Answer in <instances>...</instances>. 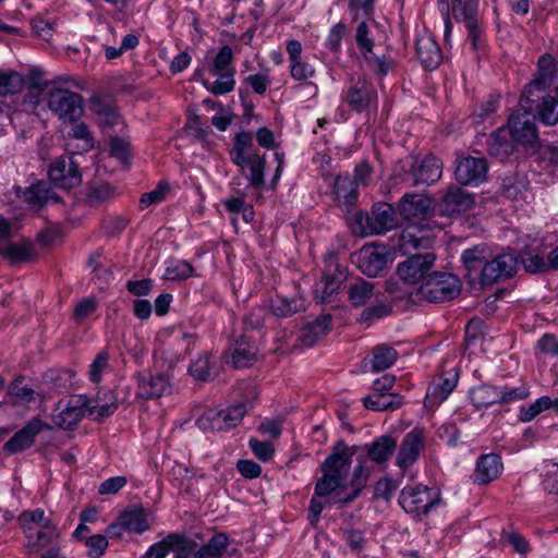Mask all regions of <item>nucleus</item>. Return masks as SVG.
<instances>
[{
	"label": "nucleus",
	"instance_id": "1",
	"mask_svg": "<svg viewBox=\"0 0 558 558\" xmlns=\"http://www.w3.org/2000/svg\"><path fill=\"white\" fill-rule=\"evenodd\" d=\"M253 148V134L240 131L233 136V145L229 149V157L232 163L239 167L241 173L247 180L248 186L259 190L265 185L266 158L255 153Z\"/></svg>",
	"mask_w": 558,
	"mask_h": 558
},
{
	"label": "nucleus",
	"instance_id": "2",
	"mask_svg": "<svg viewBox=\"0 0 558 558\" xmlns=\"http://www.w3.org/2000/svg\"><path fill=\"white\" fill-rule=\"evenodd\" d=\"M348 486L344 482L323 472L315 484L314 494L308 506V520L312 525L318 523L320 514L326 507L335 504H342L339 498L348 494Z\"/></svg>",
	"mask_w": 558,
	"mask_h": 558
},
{
	"label": "nucleus",
	"instance_id": "3",
	"mask_svg": "<svg viewBox=\"0 0 558 558\" xmlns=\"http://www.w3.org/2000/svg\"><path fill=\"white\" fill-rule=\"evenodd\" d=\"M354 222L363 236L386 234L399 223L395 207L385 202L374 204L371 213H357Z\"/></svg>",
	"mask_w": 558,
	"mask_h": 558
},
{
	"label": "nucleus",
	"instance_id": "4",
	"mask_svg": "<svg viewBox=\"0 0 558 558\" xmlns=\"http://www.w3.org/2000/svg\"><path fill=\"white\" fill-rule=\"evenodd\" d=\"M340 99L350 110L369 114L378 107V94L374 84L365 76L351 78L342 88Z\"/></svg>",
	"mask_w": 558,
	"mask_h": 558
},
{
	"label": "nucleus",
	"instance_id": "5",
	"mask_svg": "<svg viewBox=\"0 0 558 558\" xmlns=\"http://www.w3.org/2000/svg\"><path fill=\"white\" fill-rule=\"evenodd\" d=\"M461 284L457 276L448 272H430L418 288V295L434 303L447 302L460 293Z\"/></svg>",
	"mask_w": 558,
	"mask_h": 558
},
{
	"label": "nucleus",
	"instance_id": "6",
	"mask_svg": "<svg viewBox=\"0 0 558 558\" xmlns=\"http://www.w3.org/2000/svg\"><path fill=\"white\" fill-rule=\"evenodd\" d=\"M439 501V494L422 484L405 485L398 502L409 514L421 519L426 515Z\"/></svg>",
	"mask_w": 558,
	"mask_h": 558
},
{
	"label": "nucleus",
	"instance_id": "7",
	"mask_svg": "<svg viewBox=\"0 0 558 558\" xmlns=\"http://www.w3.org/2000/svg\"><path fill=\"white\" fill-rule=\"evenodd\" d=\"M25 536L29 555L39 558H64L60 555V532L54 523H46L43 529L28 527Z\"/></svg>",
	"mask_w": 558,
	"mask_h": 558
},
{
	"label": "nucleus",
	"instance_id": "8",
	"mask_svg": "<svg viewBox=\"0 0 558 558\" xmlns=\"http://www.w3.org/2000/svg\"><path fill=\"white\" fill-rule=\"evenodd\" d=\"M83 97L74 92L53 88L48 93L47 106L63 123H75L83 113Z\"/></svg>",
	"mask_w": 558,
	"mask_h": 558
},
{
	"label": "nucleus",
	"instance_id": "9",
	"mask_svg": "<svg viewBox=\"0 0 558 558\" xmlns=\"http://www.w3.org/2000/svg\"><path fill=\"white\" fill-rule=\"evenodd\" d=\"M87 398L83 395L61 399L52 412V422L60 429H73L84 417Z\"/></svg>",
	"mask_w": 558,
	"mask_h": 558
},
{
	"label": "nucleus",
	"instance_id": "10",
	"mask_svg": "<svg viewBox=\"0 0 558 558\" xmlns=\"http://www.w3.org/2000/svg\"><path fill=\"white\" fill-rule=\"evenodd\" d=\"M48 175L56 186L65 190L78 185L82 181L78 165L69 155L56 158L49 167Z\"/></svg>",
	"mask_w": 558,
	"mask_h": 558
},
{
	"label": "nucleus",
	"instance_id": "11",
	"mask_svg": "<svg viewBox=\"0 0 558 558\" xmlns=\"http://www.w3.org/2000/svg\"><path fill=\"white\" fill-rule=\"evenodd\" d=\"M435 259L433 253L414 254L398 265V276L411 284L423 282L430 274Z\"/></svg>",
	"mask_w": 558,
	"mask_h": 558
},
{
	"label": "nucleus",
	"instance_id": "12",
	"mask_svg": "<svg viewBox=\"0 0 558 558\" xmlns=\"http://www.w3.org/2000/svg\"><path fill=\"white\" fill-rule=\"evenodd\" d=\"M488 163L484 157L464 156L458 159L454 171L456 180L462 185H480L485 182Z\"/></svg>",
	"mask_w": 558,
	"mask_h": 558
},
{
	"label": "nucleus",
	"instance_id": "13",
	"mask_svg": "<svg viewBox=\"0 0 558 558\" xmlns=\"http://www.w3.org/2000/svg\"><path fill=\"white\" fill-rule=\"evenodd\" d=\"M434 229L428 222H410L401 232L400 248L409 254L412 250L428 248L434 242Z\"/></svg>",
	"mask_w": 558,
	"mask_h": 558
},
{
	"label": "nucleus",
	"instance_id": "14",
	"mask_svg": "<svg viewBox=\"0 0 558 558\" xmlns=\"http://www.w3.org/2000/svg\"><path fill=\"white\" fill-rule=\"evenodd\" d=\"M512 140L522 145H533L538 140L535 116L530 111L512 113L508 120Z\"/></svg>",
	"mask_w": 558,
	"mask_h": 558
},
{
	"label": "nucleus",
	"instance_id": "15",
	"mask_svg": "<svg viewBox=\"0 0 558 558\" xmlns=\"http://www.w3.org/2000/svg\"><path fill=\"white\" fill-rule=\"evenodd\" d=\"M389 263V252L386 246H363L357 254V267L367 277H377Z\"/></svg>",
	"mask_w": 558,
	"mask_h": 558
},
{
	"label": "nucleus",
	"instance_id": "16",
	"mask_svg": "<svg viewBox=\"0 0 558 558\" xmlns=\"http://www.w3.org/2000/svg\"><path fill=\"white\" fill-rule=\"evenodd\" d=\"M398 208L402 218L409 222H425L433 213V199L424 194H405Z\"/></svg>",
	"mask_w": 558,
	"mask_h": 558
},
{
	"label": "nucleus",
	"instance_id": "17",
	"mask_svg": "<svg viewBox=\"0 0 558 558\" xmlns=\"http://www.w3.org/2000/svg\"><path fill=\"white\" fill-rule=\"evenodd\" d=\"M458 380L459 373L454 368L447 374H442L434 378L427 388L424 407L427 409H434L441 404L454 390L458 385Z\"/></svg>",
	"mask_w": 558,
	"mask_h": 558
},
{
	"label": "nucleus",
	"instance_id": "18",
	"mask_svg": "<svg viewBox=\"0 0 558 558\" xmlns=\"http://www.w3.org/2000/svg\"><path fill=\"white\" fill-rule=\"evenodd\" d=\"M194 542L183 534L171 533L161 541L149 546L144 558H166L170 550L175 551L174 558H186Z\"/></svg>",
	"mask_w": 558,
	"mask_h": 558
},
{
	"label": "nucleus",
	"instance_id": "19",
	"mask_svg": "<svg viewBox=\"0 0 558 558\" xmlns=\"http://www.w3.org/2000/svg\"><path fill=\"white\" fill-rule=\"evenodd\" d=\"M423 446V429L417 427L411 429L409 433L405 434L401 441L396 459L397 465L402 470L409 469L418 460Z\"/></svg>",
	"mask_w": 558,
	"mask_h": 558
},
{
	"label": "nucleus",
	"instance_id": "20",
	"mask_svg": "<svg viewBox=\"0 0 558 558\" xmlns=\"http://www.w3.org/2000/svg\"><path fill=\"white\" fill-rule=\"evenodd\" d=\"M352 450L340 441L336 445L335 451L323 462L322 472L344 482L352 464Z\"/></svg>",
	"mask_w": 558,
	"mask_h": 558
},
{
	"label": "nucleus",
	"instance_id": "21",
	"mask_svg": "<svg viewBox=\"0 0 558 558\" xmlns=\"http://www.w3.org/2000/svg\"><path fill=\"white\" fill-rule=\"evenodd\" d=\"M517 268V258L511 254H500L485 262L481 272L482 283H493L511 277Z\"/></svg>",
	"mask_w": 558,
	"mask_h": 558
},
{
	"label": "nucleus",
	"instance_id": "22",
	"mask_svg": "<svg viewBox=\"0 0 558 558\" xmlns=\"http://www.w3.org/2000/svg\"><path fill=\"white\" fill-rule=\"evenodd\" d=\"M477 0H466L464 7L459 3L454 5V19L462 21L468 31V41L474 51L482 48L483 41L481 38V31L477 26Z\"/></svg>",
	"mask_w": 558,
	"mask_h": 558
},
{
	"label": "nucleus",
	"instance_id": "23",
	"mask_svg": "<svg viewBox=\"0 0 558 558\" xmlns=\"http://www.w3.org/2000/svg\"><path fill=\"white\" fill-rule=\"evenodd\" d=\"M45 426V423L37 417L31 420L3 445V451L13 454L29 448Z\"/></svg>",
	"mask_w": 558,
	"mask_h": 558
},
{
	"label": "nucleus",
	"instance_id": "24",
	"mask_svg": "<svg viewBox=\"0 0 558 558\" xmlns=\"http://www.w3.org/2000/svg\"><path fill=\"white\" fill-rule=\"evenodd\" d=\"M473 203L472 194L457 185H450L444 194L439 207L442 215L451 217L469 210Z\"/></svg>",
	"mask_w": 558,
	"mask_h": 558
},
{
	"label": "nucleus",
	"instance_id": "25",
	"mask_svg": "<svg viewBox=\"0 0 558 558\" xmlns=\"http://www.w3.org/2000/svg\"><path fill=\"white\" fill-rule=\"evenodd\" d=\"M504 463L497 453L481 454L475 463L473 482L477 485H487L502 473Z\"/></svg>",
	"mask_w": 558,
	"mask_h": 558
},
{
	"label": "nucleus",
	"instance_id": "26",
	"mask_svg": "<svg viewBox=\"0 0 558 558\" xmlns=\"http://www.w3.org/2000/svg\"><path fill=\"white\" fill-rule=\"evenodd\" d=\"M414 185L436 183L442 175V162L435 156H426L411 167Z\"/></svg>",
	"mask_w": 558,
	"mask_h": 558
},
{
	"label": "nucleus",
	"instance_id": "27",
	"mask_svg": "<svg viewBox=\"0 0 558 558\" xmlns=\"http://www.w3.org/2000/svg\"><path fill=\"white\" fill-rule=\"evenodd\" d=\"M286 50L290 62V74L295 81H305L315 75L314 66L302 60V44L296 39L287 41Z\"/></svg>",
	"mask_w": 558,
	"mask_h": 558
},
{
	"label": "nucleus",
	"instance_id": "28",
	"mask_svg": "<svg viewBox=\"0 0 558 558\" xmlns=\"http://www.w3.org/2000/svg\"><path fill=\"white\" fill-rule=\"evenodd\" d=\"M171 385L165 375H142L138 379L136 395L143 399L159 398L169 393Z\"/></svg>",
	"mask_w": 558,
	"mask_h": 558
},
{
	"label": "nucleus",
	"instance_id": "29",
	"mask_svg": "<svg viewBox=\"0 0 558 558\" xmlns=\"http://www.w3.org/2000/svg\"><path fill=\"white\" fill-rule=\"evenodd\" d=\"M23 199L31 208L39 209L49 203L59 202L58 195L52 191L50 183L38 181L31 184L23 193Z\"/></svg>",
	"mask_w": 558,
	"mask_h": 558
},
{
	"label": "nucleus",
	"instance_id": "30",
	"mask_svg": "<svg viewBox=\"0 0 558 558\" xmlns=\"http://www.w3.org/2000/svg\"><path fill=\"white\" fill-rule=\"evenodd\" d=\"M344 271L337 268V272L327 274L314 287V298L319 303H328L338 294L344 280Z\"/></svg>",
	"mask_w": 558,
	"mask_h": 558
},
{
	"label": "nucleus",
	"instance_id": "31",
	"mask_svg": "<svg viewBox=\"0 0 558 558\" xmlns=\"http://www.w3.org/2000/svg\"><path fill=\"white\" fill-rule=\"evenodd\" d=\"M416 53L427 70H435L442 59L438 44L430 36H422L416 40Z\"/></svg>",
	"mask_w": 558,
	"mask_h": 558
},
{
	"label": "nucleus",
	"instance_id": "32",
	"mask_svg": "<svg viewBox=\"0 0 558 558\" xmlns=\"http://www.w3.org/2000/svg\"><path fill=\"white\" fill-rule=\"evenodd\" d=\"M548 410L558 413V397L553 399L549 396H542L529 405L520 407L518 420L521 423H529Z\"/></svg>",
	"mask_w": 558,
	"mask_h": 558
},
{
	"label": "nucleus",
	"instance_id": "33",
	"mask_svg": "<svg viewBox=\"0 0 558 558\" xmlns=\"http://www.w3.org/2000/svg\"><path fill=\"white\" fill-rule=\"evenodd\" d=\"M331 328V316L322 315L314 322L307 324L301 331L299 340L304 347L314 345L322 337L327 335Z\"/></svg>",
	"mask_w": 558,
	"mask_h": 558
},
{
	"label": "nucleus",
	"instance_id": "34",
	"mask_svg": "<svg viewBox=\"0 0 558 558\" xmlns=\"http://www.w3.org/2000/svg\"><path fill=\"white\" fill-rule=\"evenodd\" d=\"M469 398L476 409H488L499 405V386L482 384L473 387L469 391Z\"/></svg>",
	"mask_w": 558,
	"mask_h": 558
},
{
	"label": "nucleus",
	"instance_id": "35",
	"mask_svg": "<svg viewBox=\"0 0 558 558\" xmlns=\"http://www.w3.org/2000/svg\"><path fill=\"white\" fill-rule=\"evenodd\" d=\"M257 349L250 344L245 337H241L233 348L230 349V363L235 368H245L251 366L256 360Z\"/></svg>",
	"mask_w": 558,
	"mask_h": 558
},
{
	"label": "nucleus",
	"instance_id": "36",
	"mask_svg": "<svg viewBox=\"0 0 558 558\" xmlns=\"http://www.w3.org/2000/svg\"><path fill=\"white\" fill-rule=\"evenodd\" d=\"M270 312L277 317H289L306 310V300L302 296L291 299L277 295L270 301Z\"/></svg>",
	"mask_w": 558,
	"mask_h": 558
},
{
	"label": "nucleus",
	"instance_id": "37",
	"mask_svg": "<svg viewBox=\"0 0 558 558\" xmlns=\"http://www.w3.org/2000/svg\"><path fill=\"white\" fill-rule=\"evenodd\" d=\"M403 397L399 393H372L363 399V404L372 411H395L401 407Z\"/></svg>",
	"mask_w": 558,
	"mask_h": 558
},
{
	"label": "nucleus",
	"instance_id": "38",
	"mask_svg": "<svg viewBox=\"0 0 558 558\" xmlns=\"http://www.w3.org/2000/svg\"><path fill=\"white\" fill-rule=\"evenodd\" d=\"M375 284L362 278H356L348 287V300L354 307L365 305L375 295Z\"/></svg>",
	"mask_w": 558,
	"mask_h": 558
},
{
	"label": "nucleus",
	"instance_id": "39",
	"mask_svg": "<svg viewBox=\"0 0 558 558\" xmlns=\"http://www.w3.org/2000/svg\"><path fill=\"white\" fill-rule=\"evenodd\" d=\"M0 254L8 258L12 264L33 260L37 255L34 244L26 240L9 243L0 250Z\"/></svg>",
	"mask_w": 558,
	"mask_h": 558
},
{
	"label": "nucleus",
	"instance_id": "40",
	"mask_svg": "<svg viewBox=\"0 0 558 558\" xmlns=\"http://www.w3.org/2000/svg\"><path fill=\"white\" fill-rule=\"evenodd\" d=\"M398 352L388 344L376 345L369 359L372 372L378 373L391 367L398 360Z\"/></svg>",
	"mask_w": 558,
	"mask_h": 558
},
{
	"label": "nucleus",
	"instance_id": "41",
	"mask_svg": "<svg viewBox=\"0 0 558 558\" xmlns=\"http://www.w3.org/2000/svg\"><path fill=\"white\" fill-rule=\"evenodd\" d=\"M488 151L492 156L504 161L513 153V143L507 138V130L504 128L493 132L487 141Z\"/></svg>",
	"mask_w": 558,
	"mask_h": 558
},
{
	"label": "nucleus",
	"instance_id": "42",
	"mask_svg": "<svg viewBox=\"0 0 558 558\" xmlns=\"http://www.w3.org/2000/svg\"><path fill=\"white\" fill-rule=\"evenodd\" d=\"M120 517L126 532L142 534L150 529L148 513L143 508L126 510Z\"/></svg>",
	"mask_w": 558,
	"mask_h": 558
},
{
	"label": "nucleus",
	"instance_id": "43",
	"mask_svg": "<svg viewBox=\"0 0 558 558\" xmlns=\"http://www.w3.org/2000/svg\"><path fill=\"white\" fill-rule=\"evenodd\" d=\"M116 195V189L107 182H93L85 187L84 201L89 206L108 202Z\"/></svg>",
	"mask_w": 558,
	"mask_h": 558
},
{
	"label": "nucleus",
	"instance_id": "44",
	"mask_svg": "<svg viewBox=\"0 0 558 558\" xmlns=\"http://www.w3.org/2000/svg\"><path fill=\"white\" fill-rule=\"evenodd\" d=\"M228 544L229 538L225 533H215L194 553L193 558H219L227 551Z\"/></svg>",
	"mask_w": 558,
	"mask_h": 558
},
{
	"label": "nucleus",
	"instance_id": "45",
	"mask_svg": "<svg viewBox=\"0 0 558 558\" xmlns=\"http://www.w3.org/2000/svg\"><path fill=\"white\" fill-rule=\"evenodd\" d=\"M396 447L397 444L392 437L381 436L368 445L367 457L376 463L386 462L392 456Z\"/></svg>",
	"mask_w": 558,
	"mask_h": 558
},
{
	"label": "nucleus",
	"instance_id": "46",
	"mask_svg": "<svg viewBox=\"0 0 558 558\" xmlns=\"http://www.w3.org/2000/svg\"><path fill=\"white\" fill-rule=\"evenodd\" d=\"M335 193L337 198L345 206H353L359 196L357 183L348 175H338L335 181Z\"/></svg>",
	"mask_w": 558,
	"mask_h": 558
},
{
	"label": "nucleus",
	"instance_id": "47",
	"mask_svg": "<svg viewBox=\"0 0 558 558\" xmlns=\"http://www.w3.org/2000/svg\"><path fill=\"white\" fill-rule=\"evenodd\" d=\"M531 396V386L522 381L519 386L499 385V405L524 401Z\"/></svg>",
	"mask_w": 558,
	"mask_h": 558
},
{
	"label": "nucleus",
	"instance_id": "48",
	"mask_svg": "<svg viewBox=\"0 0 558 558\" xmlns=\"http://www.w3.org/2000/svg\"><path fill=\"white\" fill-rule=\"evenodd\" d=\"M367 477V470L362 464L356 465L353 470L350 483L349 485H347L348 489L350 490L348 492V494H345L343 498H339L338 500H341L342 505L353 501L365 487Z\"/></svg>",
	"mask_w": 558,
	"mask_h": 558
},
{
	"label": "nucleus",
	"instance_id": "49",
	"mask_svg": "<svg viewBox=\"0 0 558 558\" xmlns=\"http://www.w3.org/2000/svg\"><path fill=\"white\" fill-rule=\"evenodd\" d=\"M196 425L203 430H227L222 409H207L196 420Z\"/></svg>",
	"mask_w": 558,
	"mask_h": 558
},
{
	"label": "nucleus",
	"instance_id": "50",
	"mask_svg": "<svg viewBox=\"0 0 558 558\" xmlns=\"http://www.w3.org/2000/svg\"><path fill=\"white\" fill-rule=\"evenodd\" d=\"M24 77L15 71H0V97L20 93L24 87Z\"/></svg>",
	"mask_w": 558,
	"mask_h": 558
},
{
	"label": "nucleus",
	"instance_id": "51",
	"mask_svg": "<svg viewBox=\"0 0 558 558\" xmlns=\"http://www.w3.org/2000/svg\"><path fill=\"white\" fill-rule=\"evenodd\" d=\"M235 70H229L228 72L219 73L217 80L213 83L208 81H203V85L206 87L208 92L214 95H225L234 89L235 80H234Z\"/></svg>",
	"mask_w": 558,
	"mask_h": 558
},
{
	"label": "nucleus",
	"instance_id": "52",
	"mask_svg": "<svg viewBox=\"0 0 558 558\" xmlns=\"http://www.w3.org/2000/svg\"><path fill=\"white\" fill-rule=\"evenodd\" d=\"M194 276L193 266L182 259H171L167 263L163 278L171 281L186 280Z\"/></svg>",
	"mask_w": 558,
	"mask_h": 558
},
{
	"label": "nucleus",
	"instance_id": "53",
	"mask_svg": "<svg viewBox=\"0 0 558 558\" xmlns=\"http://www.w3.org/2000/svg\"><path fill=\"white\" fill-rule=\"evenodd\" d=\"M189 373L197 380H210L214 378V364L210 355L204 353L192 361L189 366Z\"/></svg>",
	"mask_w": 558,
	"mask_h": 558
},
{
	"label": "nucleus",
	"instance_id": "54",
	"mask_svg": "<svg viewBox=\"0 0 558 558\" xmlns=\"http://www.w3.org/2000/svg\"><path fill=\"white\" fill-rule=\"evenodd\" d=\"M355 41L365 62L371 61L374 49V40L371 37L368 24L365 21L359 23L355 29Z\"/></svg>",
	"mask_w": 558,
	"mask_h": 558
},
{
	"label": "nucleus",
	"instance_id": "55",
	"mask_svg": "<svg viewBox=\"0 0 558 558\" xmlns=\"http://www.w3.org/2000/svg\"><path fill=\"white\" fill-rule=\"evenodd\" d=\"M537 116L546 125L558 123V99L551 96L544 97L537 105Z\"/></svg>",
	"mask_w": 558,
	"mask_h": 558
},
{
	"label": "nucleus",
	"instance_id": "56",
	"mask_svg": "<svg viewBox=\"0 0 558 558\" xmlns=\"http://www.w3.org/2000/svg\"><path fill=\"white\" fill-rule=\"evenodd\" d=\"M553 76L554 73L550 71L538 72L536 77L525 86L524 90L522 92L521 100L525 101V104L534 102V90H545L546 87L551 84Z\"/></svg>",
	"mask_w": 558,
	"mask_h": 558
},
{
	"label": "nucleus",
	"instance_id": "57",
	"mask_svg": "<svg viewBox=\"0 0 558 558\" xmlns=\"http://www.w3.org/2000/svg\"><path fill=\"white\" fill-rule=\"evenodd\" d=\"M233 61V51L232 48L228 45H223L217 54L215 56L210 66L209 73L213 76L218 75L222 72H228L229 70H235L232 65Z\"/></svg>",
	"mask_w": 558,
	"mask_h": 558
},
{
	"label": "nucleus",
	"instance_id": "58",
	"mask_svg": "<svg viewBox=\"0 0 558 558\" xmlns=\"http://www.w3.org/2000/svg\"><path fill=\"white\" fill-rule=\"evenodd\" d=\"M19 521L25 534L28 527L43 529L46 523H53L49 518L46 517L45 511L39 508L35 510L23 511L19 517Z\"/></svg>",
	"mask_w": 558,
	"mask_h": 558
},
{
	"label": "nucleus",
	"instance_id": "59",
	"mask_svg": "<svg viewBox=\"0 0 558 558\" xmlns=\"http://www.w3.org/2000/svg\"><path fill=\"white\" fill-rule=\"evenodd\" d=\"M23 378H16L9 387V393L16 398V400L25 405L35 404L38 399V393L27 386H22Z\"/></svg>",
	"mask_w": 558,
	"mask_h": 558
},
{
	"label": "nucleus",
	"instance_id": "60",
	"mask_svg": "<svg viewBox=\"0 0 558 558\" xmlns=\"http://www.w3.org/2000/svg\"><path fill=\"white\" fill-rule=\"evenodd\" d=\"M486 257V247L481 245L465 250L461 255L465 268L470 271L483 269V265L487 262Z\"/></svg>",
	"mask_w": 558,
	"mask_h": 558
},
{
	"label": "nucleus",
	"instance_id": "61",
	"mask_svg": "<svg viewBox=\"0 0 558 558\" xmlns=\"http://www.w3.org/2000/svg\"><path fill=\"white\" fill-rule=\"evenodd\" d=\"M392 308L385 302H377L366 308L360 315V322L371 326L375 320L385 318L390 315Z\"/></svg>",
	"mask_w": 558,
	"mask_h": 558
},
{
	"label": "nucleus",
	"instance_id": "62",
	"mask_svg": "<svg viewBox=\"0 0 558 558\" xmlns=\"http://www.w3.org/2000/svg\"><path fill=\"white\" fill-rule=\"evenodd\" d=\"M501 537L505 542L512 546L513 550L519 555L525 556L532 551L530 542L514 529L504 531Z\"/></svg>",
	"mask_w": 558,
	"mask_h": 558
},
{
	"label": "nucleus",
	"instance_id": "63",
	"mask_svg": "<svg viewBox=\"0 0 558 558\" xmlns=\"http://www.w3.org/2000/svg\"><path fill=\"white\" fill-rule=\"evenodd\" d=\"M109 367V355L106 351L99 352L89 365L88 378L94 384H99L102 379V374Z\"/></svg>",
	"mask_w": 558,
	"mask_h": 558
},
{
	"label": "nucleus",
	"instance_id": "64",
	"mask_svg": "<svg viewBox=\"0 0 558 558\" xmlns=\"http://www.w3.org/2000/svg\"><path fill=\"white\" fill-rule=\"evenodd\" d=\"M109 153L111 157L117 158L122 165H128L130 162V143L123 138L117 136L110 138Z\"/></svg>",
	"mask_w": 558,
	"mask_h": 558
}]
</instances>
